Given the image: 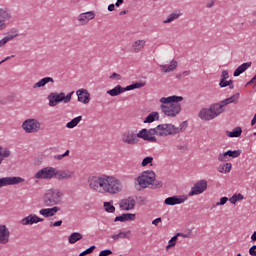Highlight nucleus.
Returning a JSON list of instances; mask_svg holds the SVG:
<instances>
[{"label":"nucleus","mask_w":256,"mask_h":256,"mask_svg":"<svg viewBox=\"0 0 256 256\" xmlns=\"http://www.w3.org/2000/svg\"><path fill=\"white\" fill-rule=\"evenodd\" d=\"M220 77V81H227V79H229V71L223 70Z\"/></svg>","instance_id":"09e8293b"},{"label":"nucleus","mask_w":256,"mask_h":256,"mask_svg":"<svg viewBox=\"0 0 256 256\" xmlns=\"http://www.w3.org/2000/svg\"><path fill=\"white\" fill-rule=\"evenodd\" d=\"M249 255H251V256H256V245H253V246L249 249Z\"/></svg>","instance_id":"bf43d9fd"},{"label":"nucleus","mask_w":256,"mask_h":256,"mask_svg":"<svg viewBox=\"0 0 256 256\" xmlns=\"http://www.w3.org/2000/svg\"><path fill=\"white\" fill-rule=\"evenodd\" d=\"M61 197L63 194L59 190H48L44 195V203L47 207H53V205H59L61 203Z\"/></svg>","instance_id":"39448f33"},{"label":"nucleus","mask_w":256,"mask_h":256,"mask_svg":"<svg viewBox=\"0 0 256 256\" xmlns=\"http://www.w3.org/2000/svg\"><path fill=\"white\" fill-rule=\"evenodd\" d=\"M109 255H113V251L106 249V250L100 251L98 256H109Z\"/></svg>","instance_id":"3c124183"},{"label":"nucleus","mask_w":256,"mask_h":256,"mask_svg":"<svg viewBox=\"0 0 256 256\" xmlns=\"http://www.w3.org/2000/svg\"><path fill=\"white\" fill-rule=\"evenodd\" d=\"M180 101H183V96H168L160 98V109L164 115L167 117H177L181 113V104Z\"/></svg>","instance_id":"f03ea898"},{"label":"nucleus","mask_w":256,"mask_h":256,"mask_svg":"<svg viewBox=\"0 0 256 256\" xmlns=\"http://www.w3.org/2000/svg\"><path fill=\"white\" fill-rule=\"evenodd\" d=\"M251 240L256 241V231L251 235Z\"/></svg>","instance_id":"774afa93"},{"label":"nucleus","mask_w":256,"mask_h":256,"mask_svg":"<svg viewBox=\"0 0 256 256\" xmlns=\"http://www.w3.org/2000/svg\"><path fill=\"white\" fill-rule=\"evenodd\" d=\"M43 221H45V219L37 216L36 214H30L26 217H24L20 223L21 225H35L37 223H43Z\"/></svg>","instance_id":"4468645a"},{"label":"nucleus","mask_w":256,"mask_h":256,"mask_svg":"<svg viewBox=\"0 0 256 256\" xmlns=\"http://www.w3.org/2000/svg\"><path fill=\"white\" fill-rule=\"evenodd\" d=\"M93 19H95V12H93V11L81 13L78 16V21H79L80 25H87Z\"/></svg>","instance_id":"a211bd4d"},{"label":"nucleus","mask_w":256,"mask_h":256,"mask_svg":"<svg viewBox=\"0 0 256 256\" xmlns=\"http://www.w3.org/2000/svg\"><path fill=\"white\" fill-rule=\"evenodd\" d=\"M157 135L158 137H169V135H177V131L175 129V125L173 124H160L155 128H143L137 133V137L139 139H143V141H148V143H157Z\"/></svg>","instance_id":"f257e3e1"},{"label":"nucleus","mask_w":256,"mask_h":256,"mask_svg":"<svg viewBox=\"0 0 256 256\" xmlns=\"http://www.w3.org/2000/svg\"><path fill=\"white\" fill-rule=\"evenodd\" d=\"M187 201V197L185 196H170L164 200L165 205H181L182 203H185Z\"/></svg>","instance_id":"dca6fc26"},{"label":"nucleus","mask_w":256,"mask_h":256,"mask_svg":"<svg viewBox=\"0 0 256 256\" xmlns=\"http://www.w3.org/2000/svg\"><path fill=\"white\" fill-rule=\"evenodd\" d=\"M115 4H110L109 6H108V11H115Z\"/></svg>","instance_id":"338daca9"},{"label":"nucleus","mask_w":256,"mask_h":256,"mask_svg":"<svg viewBox=\"0 0 256 256\" xmlns=\"http://www.w3.org/2000/svg\"><path fill=\"white\" fill-rule=\"evenodd\" d=\"M153 183L154 189H161V187H163V182L159 180H154Z\"/></svg>","instance_id":"864d4df0"},{"label":"nucleus","mask_w":256,"mask_h":256,"mask_svg":"<svg viewBox=\"0 0 256 256\" xmlns=\"http://www.w3.org/2000/svg\"><path fill=\"white\" fill-rule=\"evenodd\" d=\"M76 95L78 97L79 103H83L84 105H87V103H89V101H91V94L85 88H81V89L77 90Z\"/></svg>","instance_id":"2eb2a0df"},{"label":"nucleus","mask_w":256,"mask_h":256,"mask_svg":"<svg viewBox=\"0 0 256 256\" xmlns=\"http://www.w3.org/2000/svg\"><path fill=\"white\" fill-rule=\"evenodd\" d=\"M219 87L221 88H225V87H229V89H234V85H233V80H222L219 83Z\"/></svg>","instance_id":"4c0bfd02"},{"label":"nucleus","mask_w":256,"mask_h":256,"mask_svg":"<svg viewBox=\"0 0 256 256\" xmlns=\"http://www.w3.org/2000/svg\"><path fill=\"white\" fill-rule=\"evenodd\" d=\"M118 235V239H126L127 238V233L125 232H120Z\"/></svg>","instance_id":"680f3d73"},{"label":"nucleus","mask_w":256,"mask_h":256,"mask_svg":"<svg viewBox=\"0 0 256 256\" xmlns=\"http://www.w3.org/2000/svg\"><path fill=\"white\" fill-rule=\"evenodd\" d=\"M25 179L19 176L13 177H3L0 178V189L1 187H7L9 185H19V183H24Z\"/></svg>","instance_id":"f8f14e48"},{"label":"nucleus","mask_w":256,"mask_h":256,"mask_svg":"<svg viewBox=\"0 0 256 256\" xmlns=\"http://www.w3.org/2000/svg\"><path fill=\"white\" fill-rule=\"evenodd\" d=\"M69 150H66L64 154H60V155H55L54 159H56V161H61V159H63L64 157H69Z\"/></svg>","instance_id":"49530a36"},{"label":"nucleus","mask_w":256,"mask_h":256,"mask_svg":"<svg viewBox=\"0 0 256 256\" xmlns=\"http://www.w3.org/2000/svg\"><path fill=\"white\" fill-rule=\"evenodd\" d=\"M55 177L56 179H58V181H61L63 179H71L73 177V172L69 170H63V171L56 170Z\"/></svg>","instance_id":"b1692460"},{"label":"nucleus","mask_w":256,"mask_h":256,"mask_svg":"<svg viewBox=\"0 0 256 256\" xmlns=\"http://www.w3.org/2000/svg\"><path fill=\"white\" fill-rule=\"evenodd\" d=\"M58 211H61V208L54 206L52 208H43L39 213L40 215H43V217H54Z\"/></svg>","instance_id":"4be33fe9"},{"label":"nucleus","mask_w":256,"mask_h":256,"mask_svg":"<svg viewBox=\"0 0 256 256\" xmlns=\"http://www.w3.org/2000/svg\"><path fill=\"white\" fill-rule=\"evenodd\" d=\"M102 189L105 193H110L111 195H115V193H119L121 189H123V184L119 179L113 176H105L104 175V184Z\"/></svg>","instance_id":"7ed1b4c3"},{"label":"nucleus","mask_w":256,"mask_h":256,"mask_svg":"<svg viewBox=\"0 0 256 256\" xmlns=\"http://www.w3.org/2000/svg\"><path fill=\"white\" fill-rule=\"evenodd\" d=\"M134 89H141L145 87V82H134L132 83Z\"/></svg>","instance_id":"603ef678"},{"label":"nucleus","mask_w":256,"mask_h":256,"mask_svg":"<svg viewBox=\"0 0 256 256\" xmlns=\"http://www.w3.org/2000/svg\"><path fill=\"white\" fill-rule=\"evenodd\" d=\"M120 209L123 211H131L132 209H135V199L133 197H128L121 200Z\"/></svg>","instance_id":"f3484780"},{"label":"nucleus","mask_w":256,"mask_h":256,"mask_svg":"<svg viewBox=\"0 0 256 256\" xmlns=\"http://www.w3.org/2000/svg\"><path fill=\"white\" fill-rule=\"evenodd\" d=\"M159 223H161V218H156L152 221V225H155V227H157Z\"/></svg>","instance_id":"e2e57ef3"},{"label":"nucleus","mask_w":256,"mask_h":256,"mask_svg":"<svg viewBox=\"0 0 256 256\" xmlns=\"http://www.w3.org/2000/svg\"><path fill=\"white\" fill-rule=\"evenodd\" d=\"M160 67L163 73H170V71H175V69L177 68V62L170 65H161Z\"/></svg>","instance_id":"473e14b6"},{"label":"nucleus","mask_w":256,"mask_h":256,"mask_svg":"<svg viewBox=\"0 0 256 256\" xmlns=\"http://www.w3.org/2000/svg\"><path fill=\"white\" fill-rule=\"evenodd\" d=\"M145 49V40H137L132 44V53H139Z\"/></svg>","instance_id":"393cba45"},{"label":"nucleus","mask_w":256,"mask_h":256,"mask_svg":"<svg viewBox=\"0 0 256 256\" xmlns=\"http://www.w3.org/2000/svg\"><path fill=\"white\" fill-rule=\"evenodd\" d=\"M153 181H155V172L153 171H145L138 177V185L143 189H145L147 185H153Z\"/></svg>","instance_id":"423d86ee"},{"label":"nucleus","mask_w":256,"mask_h":256,"mask_svg":"<svg viewBox=\"0 0 256 256\" xmlns=\"http://www.w3.org/2000/svg\"><path fill=\"white\" fill-rule=\"evenodd\" d=\"M112 81H121V75L114 72L112 75L109 77Z\"/></svg>","instance_id":"8fccbe9b"},{"label":"nucleus","mask_w":256,"mask_h":256,"mask_svg":"<svg viewBox=\"0 0 256 256\" xmlns=\"http://www.w3.org/2000/svg\"><path fill=\"white\" fill-rule=\"evenodd\" d=\"M47 83H55V80L51 77H44L40 81L34 84L33 89H39L41 87H45Z\"/></svg>","instance_id":"bb28decb"},{"label":"nucleus","mask_w":256,"mask_h":256,"mask_svg":"<svg viewBox=\"0 0 256 256\" xmlns=\"http://www.w3.org/2000/svg\"><path fill=\"white\" fill-rule=\"evenodd\" d=\"M251 65H252L251 62H245V63L241 64L240 66H238V67L235 69L234 73H233L234 77H239V75H241L242 73H245L246 70H247L249 67H251Z\"/></svg>","instance_id":"a878e982"},{"label":"nucleus","mask_w":256,"mask_h":256,"mask_svg":"<svg viewBox=\"0 0 256 256\" xmlns=\"http://www.w3.org/2000/svg\"><path fill=\"white\" fill-rule=\"evenodd\" d=\"M122 141L126 143V145H137L139 143V137L133 130H128L123 133Z\"/></svg>","instance_id":"ddd939ff"},{"label":"nucleus","mask_w":256,"mask_h":256,"mask_svg":"<svg viewBox=\"0 0 256 256\" xmlns=\"http://www.w3.org/2000/svg\"><path fill=\"white\" fill-rule=\"evenodd\" d=\"M81 239H83V234L79 232H73L68 237V243H70V245H75V243H77V241H81Z\"/></svg>","instance_id":"cd10ccee"},{"label":"nucleus","mask_w":256,"mask_h":256,"mask_svg":"<svg viewBox=\"0 0 256 256\" xmlns=\"http://www.w3.org/2000/svg\"><path fill=\"white\" fill-rule=\"evenodd\" d=\"M210 109L212 111V114L214 115V118L219 117L221 113H225V105L222 101H220L219 103L211 104Z\"/></svg>","instance_id":"6ab92c4d"},{"label":"nucleus","mask_w":256,"mask_h":256,"mask_svg":"<svg viewBox=\"0 0 256 256\" xmlns=\"http://www.w3.org/2000/svg\"><path fill=\"white\" fill-rule=\"evenodd\" d=\"M57 175V169L53 167H45L35 174V179H53Z\"/></svg>","instance_id":"6e6552de"},{"label":"nucleus","mask_w":256,"mask_h":256,"mask_svg":"<svg viewBox=\"0 0 256 256\" xmlns=\"http://www.w3.org/2000/svg\"><path fill=\"white\" fill-rule=\"evenodd\" d=\"M13 15L8 8H0V31L7 29V21H11Z\"/></svg>","instance_id":"1a4fd4ad"},{"label":"nucleus","mask_w":256,"mask_h":256,"mask_svg":"<svg viewBox=\"0 0 256 256\" xmlns=\"http://www.w3.org/2000/svg\"><path fill=\"white\" fill-rule=\"evenodd\" d=\"M226 153L229 159H237L241 155V150H228Z\"/></svg>","instance_id":"c9c22d12"},{"label":"nucleus","mask_w":256,"mask_h":256,"mask_svg":"<svg viewBox=\"0 0 256 256\" xmlns=\"http://www.w3.org/2000/svg\"><path fill=\"white\" fill-rule=\"evenodd\" d=\"M241 133H243V130L241 129V127H236L232 131H226L227 137H231V138L239 137Z\"/></svg>","instance_id":"2f4dec72"},{"label":"nucleus","mask_w":256,"mask_h":256,"mask_svg":"<svg viewBox=\"0 0 256 256\" xmlns=\"http://www.w3.org/2000/svg\"><path fill=\"white\" fill-rule=\"evenodd\" d=\"M88 183L90 189H93V191H99V187L103 189V185L105 184V176H91L88 178Z\"/></svg>","instance_id":"9d476101"},{"label":"nucleus","mask_w":256,"mask_h":256,"mask_svg":"<svg viewBox=\"0 0 256 256\" xmlns=\"http://www.w3.org/2000/svg\"><path fill=\"white\" fill-rule=\"evenodd\" d=\"M6 43H8V42H7L6 38L4 37L2 40H0V47H3V45H6Z\"/></svg>","instance_id":"69168bd1"},{"label":"nucleus","mask_w":256,"mask_h":256,"mask_svg":"<svg viewBox=\"0 0 256 256\" xmlns=\"http://www.w3.org/2000/svg\"><path fill=\"white\" fill-rule=\"evenodd\" d=\"M63 225V220H58L56 222H51L50 227H61Z\"/></svg>","instance_id":"5fc2aeb1"},{"label":"nucleus","mask_w":256,"mask_h":256,"mask_svg":"<svg viewBox=\"0 0 256 256\" xmlns=\"http://www.w3.org/2000/svg\"><path fill=\"white\" fill-rule=\"evenodd\" d=\"M95 249H96L95 245L90 246L88 249H86L83 252H81L79 254V256L91 255V253H93L95 251Z\"/></svg>","instance_id":"37998d69"},{"label":"nucleus","mask_w":256,"mask_h":256,"mask_svg":"<svg viewBox=\"0 0 256 256\" xmlns=\"http://www.w3.org/2000/svg\"><path fill=\"white\" fill-rule=\"evenodd\" d=\"M207 191V181L200 180L194 184L189 192V197H193L194 195H201V193H205Z\"/></svg>","instance_id":"9b49d317"},{"label":"nucleus","mask_w":256,"mask_h":256,"mask_svg":"<svg viewBox=\"0 0 256 256\" xmlns=\"http://www.w3.org/2000/svg\"><path fill=\"white\" fill-rule=\"evenodd\" d=\"M135 214H131V213H124L121 214L120 216H116L114 221L115 223H117V221H120V223H125L126 221H135Z\"/></svg>","instance_id":"5701e85b"},{"label":"nucleus","mask_w":256,"mask_h":256,"mask_svg":"<svg viewBox=\"0 0 256 256\" xmlns=\"http://www.w3.org/2000/svg\"><path fill=\"white\" fill-rule=\"evenodd\" d=\"M121 93H123V87L121 85H117L113 89L107 91V94L110 95V97H117L118 95H121Z\"/></svg>","instance_id":"c756f323"},{"label":"nucleus","mask_w":256,"mask_h":256,"mask_svg":"<svg viewBox=\"0 0 256 256\" xmlns=\"http://www.w3.org/2000/svg\"><path fill=\"white\" fill-rule=\"evenodd\" d=\"M25 133H37L41 129V123L36 119L25 120L22 124Z\"/></svg>","instance_id":"0eeeda50"},{"label":"nucleus","mask_w":256,"mask_h":256,"mask_svg":"<svg viewBox=\"0 0 256 256\" xmlns=\"http://www.w3.org/2000/svg\"><path fill=\"white\" fill-rule=\"evenodd\" d=\"M151 163H153V157L151 156H148V157H145L143 160H142V167H147V165H151Z\"/></svg>","instance_id":"c03bdc74"},{"label":"nucleus","mask_w":256,"mask_h":256,"mask_svg":"<svg viewBox=\"0 0 256 256\" xmlns=\"http://www.w3.org/2000/svg\"><path fill=\"white\" fill-rule=\"evenodd\" d=\"M218 161H220V163H227V161H229L227 152L220 153L218 155Z\"/></svg>","instance_id":"79ce46f5"},{"label":"nucleus","mask_w":256,"mask_h":256,"mask_svg":"<svg viewBox=\"0 0 256 256\" xmlns=\"http://www.w3.org/2000/svg\"><path fill=\"white\" fill-rule=\"evenodd\" d=\"M229 201V198L227 197H222L220 198V201L218 203H216V205H225V203H227Z\"/></svg>","instance_id":"4d7b16f0"},{"label":"nucleus","mask_w":256,"mask_h":256,"mask_svg":"<svg viewBox=\"0 0 256 256\" xmlns=\"http://www.w3.org/2000/svg\"><path fill=\"white\" fill-rule=\"evenodd\" d=\"M244 197L243 194L239 193V194H234L230 199V203H232V205H235V203H237V201H243Z\"/></svg>","instance_id":"58836bf2"},{"label":"nucleus","mask_w":256,"mask_h":256,"mask_svg":"<svg viewBox=\"0 0 256 256\" xmlns=\"http://www.w3.org/2000/svg\"><path fill=\"white\" fill-rule=\"evenodd\" d=\"M75 95V91H71L67 95L64 92H51L47 99L49 101V107H57L59 103H71V98Z\"/></svg>","instance_id":"20e7f679"},{"label":"nucleus","mask_w":256,"mask_h":256,"mask_svg":"<svg viewBox=\"0 0 256 256\" xmlns=\"http://www.w3.org/2000/svg\"><path fill=\"white\" fill-rule=\"evenodd\" d=\"M221 102H222V105H224V107H227V105H230V103H233V100L231 99V97H229L222 100Z\"/></svg>","instance_id":"6e6d98bb"},{"label":"nucleus","mask_w":256,"mask_h":256,"mask_svg":"<svg viewBox=\"0 0 256 256\" xmlns=\"http://www.w3.org/2000/svg\"><path fill=\"white\" fill-rule=\"evenodd\" d=\"M239 93H236V94H234V95H232L231 97H230V99H232V102L233 103H238V101H239Z\"/></svg>","instance_id":"13d9d810"},{"label":"nucleus","mask_w":256,"mask_h":256,"mask_svg":"<svg viewBox=\"0 0 256 256\" xmlns=\"http://www.w3.org/2000/svg\"><path fill=\"white\" fill-rule=\"evenodd\" d=\"M159 121V112H151L144 120V123Z\"/></svg>","instance_id":"7c9ffc66"},{"label":"nucleus","mask_w":256,"mask_h":256,"mask_svg":"<svg viewBox=\"0 0 256 256\" xmlns=\"http://www.w3.org/2000/svg\"><path fill=\"white\" fill-rule=\"evenodd\" d=\"M222 167L224 168V173H231V169H233V164L226 163Z\"/></svg>","instance_id":"de8ad7c7"},{"label":"nucleus","mask_w":256,"mask_h":256,"mask_svg":"<svg viewBox=\"0 0 256 256\" xmlns=\"http://www.w3.org/2000/svg\"><path fill=\"white\" fill-rule=\"evenodd\" d=\"M83 121V116H78L73 118L70 122L66 124L67 129H75Z\"/></svg>","instance_id":"c85d7f7f"},{"label":"nucleus","mask_w":256,"mask_h":256,"mask_svg":"<svg viewBox=\"0 0 256 256\" xmlns=\"http://www.w3.org/2000/svg\"><path fill=\"white\" fill-rule=\"evenodd\" d=\"M133 89H135L133 84H130V85L126 86L125 88L122 87L123 93H125V91H133Z\"/></svg>","instance_id":"052dcab7"},{"label":"nucleus","mask_w":256,"mask_h":256,"mask_svg":"<svg viewBox=\"0 0 256 256\" xmlns=\"http://www.w3.org/2000/svg\"><path fill=\"white\" fill-rule=\"evenodd\" d=\"M7 157H11V151L8 148H3L0 146V159H7Z\"/></svg>","instance_id":"f704fd0d"},{"label":"nucleus","mask_w":256,"mask_h":256,"mask_svg":"<svg viewBox=\"0 0 256 256\" xmlns=\"http://www.w3.org/2000/svg\"><path fill=\"white\" fill-rule=\"evenodd\" d=\"M9 235H11V232H9V229L5 225H0V243L1 245H6V243H9Z\"/></svg>","instance_id":"aec40b11"},{"label":"nucleus","mask_w":256,"mask_h":256,"mask_svg":"<svg viewBox=\"0 0 256 256\" xmlns=\"http://www.w3.org/2000/svg\"><path fill=\"white\" fill-rule=\"evenodd\" d=\"M198 117L202 119V121H211L212 119H215V116L213 114V111L210 108H203L199 114Z\"/></svg>","instance_id":"412c9836"},{"label":"nucleus","mask_w":256,"mask_h":256,"mask_svg":"<svg viewBox=\"0 0 256 256\" xmlns=\"http://www.w3.org/2000/svg\"><path fill=\"white\" fill-rule=\"evenodd\" d=\"M123 3H125V0H117V2L115 3V6L121 7V5H123Z\"/></svg>","instance_id":"0e129e2a"},{"label":"nucleus","mask_w":256,"mask_h":256,"mask_svg":"<svg viewBox=\"0 0 256 256\" xmlns=\"http://www.w3.org/2000/svg\"><path fill=\"white\" fill-rule=\"evenodd\" d=\"M14 33L13 34H8V36H5L4 38H6V41L9 43V41H13V39H15V37H18L19 34H17V30H13Z\"/></svg>","instance_id":"a18cd8bd"},{"label":"nucleus","mask_w":256,"mask_h":256,"mask_svg":"<svg viewBox=\"0 0 256 256\" xmlns=\"http://www.w3.org/2000/svg\"><path fill=\"white\" fill-rule=\"evenodd\" d=\"M187 127H188L187 121H183V122L180 124V127H176V126H175L176 135L179 134V133H184V131L187 129Z\"/></svg>","instance_id":"ea45409f"},{"label":"nucleus","mask_w":256,"mask_h":256,"mask_svg":"<svg viewBox=\"0 0 256 256\" xmlns=\"http://www.w3.org/2000/svg\"><path fill=\"white\" fill-rule=\"evenodd\" d=\"M104 209L107 213H115V206L111 202H104Z\"/></svg>","instance_id":"a19ab883"},{"label":"nucleus","mask_w":256,"mask_h":256,"mask_svg":"<svg viewBox=\"0 0 256 256\" xmlns=\"http://www.w3.org/2000/svg\"><path fill=\"white\" fill-rule=\"evenodd\" d=\"M181 235V233H176L168 242V245L166 246V250L171 249V247H175L177 245V239Z\"/></svg>","instance_id":"72a5a7b5"},{"label":"nucleus","mask_w":256,"mask_h":256,"mask_svg":"<svg viewBox=\"0 0 256 256\" xmlns=\"http://www.w3.org/2000/svg\"><path fill=\"white\" fill-rule=\"evenodd\" d=\"M178 17H181V14L171 13L166 20L163 21L164 24L173 23V21L177 20Z\"/></svg>","instance_id":"e433bc0d"}]
</instances>
